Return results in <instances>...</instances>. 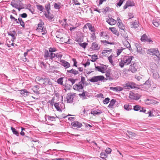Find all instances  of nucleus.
Returning <instances> with one entry per match:
<instances>
[{
	"label": "nucleus",
	"mask_w": 160,
	"mask_h": 160,
	"mask_svg": "<svg viewBox=\"0 0 160 160\" xmlns=\"http://www.w3.org/2000/svg\"><path fill=\"white\" fill-rule=\"evenodd\" d=\"M142 109L140 110V112H143L145 114H148L149 117L153 116V115H152V112L150 110L147 111L144 108H142Z\"/></svg>",
	"instance_id": "nucleus-21"
},
{
	"label": "nucleus",
	"mask_w": 160,
	"mask_h": 160,
	"mask_svg": "<svg viewBox=\"0 0 160 160\" xmlns=\"http://www.w3.org/2000/svg\"><path fill=\"white\" fill-rule=\"evenodd\" d=\"M83 85L79 82L78 84H76L73 86V88L75 90L80 91L83 88Z\"/></svg>",
	"instance_id": "nucleus-13"
},
{
	"label": "nucleus",
	"mask_w": 160,
	"mask_h": 160,
	"mask_svg": "<svg viewBox=\"0 0 160 160\" xmlns=\"http://www.w3.org/2000/svg\"><path fill=\"white\" fill-rule=\"evenodd\" d=\"M91 61L92 62H95L98 59V56L96 54H94L92 56Z\"/></svg>",
	"instance_id": "nucleus-45"
},
{
	"label": "nucleus",
	"mask_w": 160,
	"mask_h": 160,
	"mask_svg": "<svg viewBox=\"0 0 160 160\" xmlns=\"http://www.w3.org/2000/svg\"><path fill=\"white\" fill-rule=\"evenodd\" d=\"M118 26L119 28L121 30H123L124 31H125V28L124 25L122 23V22L117 23Z\"/></svg>",
	"instance_id": "nucleus-38"
},
{
	"label": "nucleus",
	"mask_w": 160,
	"mask_h": 160,
	"mask_svg": "<svg viewBox=\"0 0 160 160\" xmlns=\"http://www.w3.org/2000/svg\"><path fill=\"white\" fill-rule=\"evenodd\" d=\"M102 113V110L101 109L93 108L91 110V113L94 116L99 115Z\"/></svg>",
	"instance_id": "nucleus-9"
},
{
	"label": "nucleus",
	"mask_w": 160,
	"mask_h": 160,
	"mask_svg": "<svg viewBox=\"0 0 160 160\" xmlns=\"http://www.w3.org/2000/svg\"><path fill=\"white\" fill-rule=\"evenodd\" d=\"M37 9L40 10L41 11L43 12V10L44 9V8L41 5H37Z\"/></svg>",
	"instance_id": "nucleus-54"
},
{
	"label": "nucleus",
	"mask_w": 160,
	"mask_h": 160,
	"mask_svg": "<svg viewBox=\"0 0 160 160\" xmlns=\"http://www.w3.org/2000/svg\"><path fill=\"white\" fill-rule=\"evenodd\" d=\"M87 26L89 28L90 31L92 33L95 32V30L94 27L92 26V24L89 23H87L85 25L84 27Z\"/></svg>",
	"instance_id": "nucleus-25"
},
{
	"label": "nucleus",
	"mask_w": 160,
	"mask_h": 160,
	"mask_svg": "<svg viewBox=\"0 0 160 160\" xmlns=\"http://www.w3.org/2000/svg\"><path fill=\"white\" fill-rule=\"evenodd\" d=\"M141 40L143 42H152V40L150 38H148V36L145 34H144L141 37Z\"/></svg>",
	"instance_id": "nucleus-15"
},
{
	"label": "nucleus",
	"mask_w": 160,
	"mask_h": 160,
	"mask_svg": "<svg viewBox=\"0 0 160 160\" xmlns=\"http://www.w3.org/2000/svg\"><path fill=\"white\" fill-rule=\"evenodd\" d=\"M71 125L74 129L80 128L82 126V124L78 121H74L71 123Z\"/></svg>",
	"instance_id": "nucleus-14"
},
{
	"label": "nucleus",
	"mask_w": 160,
	"mask_h": 160,
	"mask_svg": "<svg viewBox=\"0 0 160 160\" xmlns=\"http://www.w3.org/2000/svg\"><path fill=\"white\" fill-rule=\"evenodd\" d=\"M95 69L98 71L101 72L102 73H104L105 69L103 67L100 66H95Z\"/></svg>",
	"instance_id": "nucleus-32"
},
{
	"label": "nucleus",
	"mask_w": 160,
	"mask_h": 160,
	"mask_svg": "<svg viewBox=\"0 0 160 160\" xmlns=\"http://www.w3.org/2000/svg\"><path fill=\"white\" fill-rule=\"evenodd\" d=\"M141 97V95L137 93H133L132 92L129 93V98L131 100H137L139 99Z\"/></svg>",
	"instance_id": "nucleus-4"
},
{
	"label": "nucleus",
	"mask_w": 160,
	"mask_h": 160,
	"mask_svg": "<svg viewBox=\"0 0 160 160\" xmlns=\"http://www.w3.org/2000/svg\"><path fill=\"white\" fill-rule=\"evenodd\" d=\"M31 22L30 20H28L25 22V28L27 29H29L30 28V25L29 24L31 23Z\"/></svg>",
	"instance_id": "nucleus-49"
},
{
	"label": "nucleus",
	"mask_w": 160,
	"mask_h": 160,
	"mask_svg": "<svg viewBox=\"0 0 160 160\" xmlns=\"http://www.w3.org/2000/svg\"><path fill=\"white\" fill-rule=\"evenodd\" d=\"M45 117L46 119V121H47V119L49 121H55L57 117L51 116L49 115H46Z\"/></svg>",
	"instance_id": "nucleus-23"
},
{
	"label": "nucleus",
	"mask_w": 160,
	"mask_h": 160,
	"mask_svg": "<svg viewBox=\"0 0 160 160\" xmlns=\"http://www.w3.org/2000/svg\"><path fill=\"white\" fill-rule=\"evenodd\" d=\"M45 9L47 12L50 11L51 10L50 5L49 3L46 4L45 5Z\"/></svg>",
	"instance_id": "nucleus-50"
},
{
	"label": "nucleus",
	"mask_w": 160,
	"mask_h": 160,
	"mask_svg": "<svg viewBox=\"0 0 160 160\" xmlns=\"http://www.w3.org/2000/svg\"><path fill=\"white\" fill-rule=\"evenodd\" d=\"M11 128L13 134L17 136H19V133L15 129V128L12 127H11Z\"/></svg>",
	"instance_id": "nucleus-39"
},
{
	"label": "nucleus",
	"mask_w": 160,
	"mask_h": 160,
	"mask_svg": "<svg viewBox=\"0 0 160 160\" xmlns=\"http://www.w3.org/2000/svg\"><path fill=\"white\" fill-rule=\"evenodd\" d=\"M11 5L14 8H17L18 7H22V3L20 1H12L11 2Z\"/></svg>",
	"instance_id": "nucleus-8"
},
{
	"label": "nucleus",
	"mask_w": 160,
	"mask_h": 160,
	"mask_svg": "<svg viewBox=\"0 0 160 160\" xmlns=\"http://www.w3.org/2000/svg\"><path fill=\"white\" fill-rule=\"evenodd\" d=\"M100 46H98L96 42H93L92 43L90 48L93 51H98L100 49Z\"/></svg>",
	"instance_id": "nucleus-17"
},
{
	"label": "nucleus",
	"mask_w": 160,
	"mask_h": 160,
	"mask_svg": "<svg viewBox=\"0 0 160 160\" xmlns=\"http://www.w3.org/2000/svg\"><path fill=\"white\" fill-rule=\"evenodd\" d=\"M135 6V3L133 1L129 0L126 2L125 5L123 6V9L125 10L129 7H133Z\"/></svg>",
	"instance_id": "nucleus-12"
},
{
	"label": "nucleus",
	"mask_w": 160,
	"mask_h": 160,
	"mask_svg": "<svg viewBox=\"0 0 160 160\" xmlns=\"http://www.w3.org/2000/svg\"><path fill=\"white\" fill-rule=\"evenodd\" d=\"M20 93L22 96L25 97L28 95L29 92L26 89H22L20 90Z\"/></svg>",
	"instance_id": "nucleus-30"
},
{
	"label": "nucleus",
	"mask_w": 160,
	"mask_h": 160,
	"mask_svg": "<svg viewBox=\"0 0 160 160\" xmlns=\"http://www.w3.org/2000/svg\"><path fill=\"white\" fill-rule=\"evenodd\" d=\"M10 18L11 19L12 21L14 20L16 22V23H19L18 22V21L17 19L15 18L14 17H13L12 15L10 16Z\"/></svg>",
	"instance_id": "nucleus-62"
},
{
	"label": "nucleus",
	"mask_w": 160,
	"mask_h": 160,
	"mask_svg": "<svg viewBox=\"0 0 160 160\" xmlns=\"http://www.w3.org/2000/svg\"><path fill=\"white\" fill-rule=\"evenodd\" d=\"M8 35L12 37V41H13L15 39H16V37L15 36V35H17V34L15 31H10L9 32H8Z\"/></svg>",
	"instance_id": "nucleus-28"
},
{
	"label": "nucleus",
	"mask_w": 160,
	"mask_h": 160,
	"mask_svg": "<svg viewBox=\"0 0 160 160\" xmlns=\"http://www.w3.org/2000/svg\"><path fill=\"white\" fill-rule=\"evenodd\" d=\"M60 4H61V3H57L55 2H54L53 5H54V8L56 9H59L61 8Z\"/></svg>",
	"instance_id": "nucleus-44"
},
{
	"label": "nucleus",
	"mask_w": 160,
	"mask_h": 160,
	"mask_svg": "<svg viewBox=\"0 0 160 160\" xmlns=\"http://www.w3.org/2000/svg\"><path fill=\"white\" fill-rule=\"evenodd\" d=\"M79 82L83 85L85 84L86 85H88L85 81V78L82 76H81V81Z\"/></svg>",
	"instance_id": "nucleus-36"
},
{
	"label": "nucleus",
	"mask_w": 160,
	"mask_h": 160,
	"mask_svg": "<svg viewBox=\"0 0 160 160\" xmlns=\"http://www.w3.org/2000/svg\"><path fill=\"white\" fill-rule=\"evenodd\" d=\"M57 50L56 48H49V52L51 53H53L54 52L57 51Z\"/></svg>",
	"instance_id": "nucleus-59"
},
{
	"label": "nucleus",
	"mask_w": 160,
	"mask_h": 160,
	"mask_svg": "<svg viewBox=\"0 0 160 160\" xmlns=\"http://www.w3.org/2000/svg\"><path fill=\"white\" fill-rule=\"evenodd\" d=\"M135 83L132 82H128V83H127L124 86V88L125 89H132L135 88Z\"/></svg>",
	"instance_id": "nucleus-10"
},
{
	"label": "nucleus",
	"mask_w": 160,
	"mask_h": 160,
	"mask_svg": "<svg viewBox=\"0 0 160 160\" xmlns=\"http://www.w3.org/2000/svg\"><path fill=\"white\" fill-rule=\"evenodd\" d=\"M49 55L48 51V50H45L44 55V57L45 58V60H47L48 58H49Z\"/></svg>",
	"instance_id": "nucleus-43"
},
{
	"label": "nucleus",
	"mask_w": 160,
	"mask_h": 160,
	"mask_svg": "<svg viewBox=\"0 0 160 160\" xmlns=\"http://www.w3.org/2000/svg\"><path fill=\"white\" fill-rule=\"evenodd\" d=\"M104 79V77L103 76H97L93 77L89 80L91 82H95L98 81H102Z\"/></svg>",
	"instance_id": "nucleus-6"
},
{
	"label": "nucleus",
	"mask_w": 160,
	"mask_h": 160,
	"mask_svg": "<svg viewBox=\"0 0 160 160\" xmlns=\"http://www.w3.org/2000/svg\"><path fill=\"white\" fill-rule=\"evenodd\" d=\"M133 58V56H131L127 55L125 56L119 62V66L121 68H122L124 67V65H128L130 63L131 61Z\"/></svg>",
	"instance_id": "nucleus-1"
},
{
	"label": "nucleus",
	"mask_w": 160,
	"mask_h": 160,
	"mask_svg": "<svg viewBox=\"0 0 160 160\" xmlns=\"http://www.w3.org/2000/svg\"><path fill=\"white\" fill-rule=\"evenodd\" d=\"M124 109L127 111H130L132 109L131 105L129 104H126L124 105Z\"/></svg>",
	"instance_id": "nucleus-34"
},
{
	"label": "nucleus",
	"mask_w": 160,
	"mask_h": 160,
	"mask_svg": "<svg viewBox=\"0 0 160 160\" xmlns=\"http://www.w3.org/2000/svg\"><path fill=\"white\" fill-rule=\"evenodd\" d=\"M55 99L54 98H53L51 100H49L48 102L50 104L51 106H53L55 104Z\"/></svg>",
	"instance_id": "nucleus-48"
},
{
	"label": "nucleus",
	"mask_w": 160,
	"mask_h": 160,
	"mask_svg": "<svg viewBox=\"0 0 160 160\" xmlns=\"http://www.w3.org/2000/svg\"><path fill=\"white\" fill-rule=\"evenodd\" d=\"M141 108V107L140 106L136 105L134 106L133 109L134 111H138L139 110H140Z\"/></svg>",
	"instance_id": "nucleus-51"
},
{
	"label": "nucleus",
	"mask_w": 160,
	"mask_h": 160,
	"mask_svg": "<svg viewBox=\"0 0 160 160\" xmlns=\"http://www.w3.org/2000/svg\"><path fill=\"white\" fill-rule=\"evenodd\" d=\"M57 82L58 83L60 84V85H62L63 84V78H58L57 80Z\"/></svg>",
	"instance_id": "nucleus-61"
},
{
	"label": "nucleus",
	"mask_w": 160,
	"mask_h": 160,
	"mask_svg": "<svg viewBox=\"0 0 160 160\" xmlns=\"http://www.w3.org/2000/svg\"><path fill=\"white\" fill-rule=\"evenodd\" d=\"M101 42L105 45H106L107 44L111 45H113L114 44L113 42H111L106 40H101Z\"/></svg>",
	"instance_id": "nucleus-46"
},
{
	"label": "nucleus",
	"mask_w": 160,
	"mask_h": 160,
	"mask_svg": "<svg viewBox=\"0 0 160 160\" xmlns=\"http://www.w3.org/2000/svg\"><path fill=\"white\" fill-rule=\"evenodd\" d=\"M106 22L111 25H115L117 22L116 21L112 18H107Z\"/></svg>",
	"instance_id": "nucleus-20"
},
{
	"label": "nucleus",
	"mask_w": 160,
	"mask_h": 160,
	"mask_svg": "<svg viewBox=\"0 0 160 160\" xmlns=\"http://www.w3.org/2000/svg\"><path fill=\"white\" fill-rule=\"evenodd\" d=\"M148 53L150 55H155L157 57L160 55L159 52L157 48H151L148 50Z\"/></svg>",
	"instance_id": "nucleus-7"
},
{
	"label": "nucleus",
	"mask_w": 160,
	"mask_h": 160,
	"mask_svg": "<svg viewBox=\"0 0 160 160\" xmlns=\"http://www.w3.org/2000/svg\"><path fill=\"white\" fill-rule=\"evenodd\" d=\"M44 15L45 17L47 18L50 21H52V19L54 18V16L51 13L50 11L45 12Z\"/></svg>",
	"instance_id": "nucleus-11"
},
{
	"label": "nucleus",
	"mask_w": 160,
	"mask_h": 160,
	"mask_svg": "<svg viewBox=\"0 0 160 160\" xmlns=\"http://www.w3.org/2000/svg\"><path fill=\"white\" fill-rule=\"evenodd\" d=\"M136 66V64L135 63L131 64L129 66V70L132 73L135 72L137 71V69L135 67Z\"/></svg>",
	"instance_id": "nucleus-22"
},
{
	"label": "nucleus",
	"mask_w": 160,
	"mask_h": 160,
	"mask_svg": "<svg viewBox=\"0 0 160 160\" xmlns=\"http://www.w3.org/2000/svg\"><path fill=\"white\" fill-rule=\"evenodd\" d=\"M112 49L106 48L105 49L103 50L102 52V54H105L107 53V54H109L110 53L112 52Z\"/></svg>",
	"instance_id": "nucleus-33"
},
{
	"label": "nucleus",
	"mask_w": 160,
	"mask_h": 160,
	"mask_svg": "<svg viewBox=\"0 0 160 160\" xmlns=\"http://www.w3.org/2000/svg\"><path fill=\"white\" fill-rule=\"evenodd\" d=\"M76 96V94L73 92L68 93L66 96V101L67 103H72L73 99Z\"/></svg>",
	"instance_id": "nucleus-3"
},
{
	"label": "nucleus",
	"mask_w": 160,
	"mask_h": 160,
	"mask_svg": "<svg viewBox=\"0 0 160 160\" xmlns=\"http://www.w3.org/2000/svg\"><path fill=\"white\" fill-rule=\"evenodd\" d=\"M40 88V87L38 85L34 86L32 88V90L33 92L37 94H38L40 93L39 91L38 90Z\"/></svg>",
	"instance_id": "nucleus-29"
},
{
	"label": "nucleus",
	"mask_w": 160,
	"mask_h": 160,
	"mask_svg": "<svg viewBox=\"0 0 160 160\" xmlns=\"http://www.w3.org/2000/svg\"><path fill=\"white\" fill-rule=\"evenodd\" d=\"M139 22L138 21L135 20L134 21L132 22V24H131V28H136L139 26Z\"/></svg>",
	"instance_id": "nucleus-26"
},
{
	"label": "nucleus",
	"mask_w": 160,
	"mask_h": 160,
	"mask_svg": "<svg viewBox=\"0 0 160 160\" xmlns=\"http://www.w3.org/2000/svg\"><path fill=\"white\" fill-rule=\"evenodd\" d=\"M79 96L81 97L83 100L86 99V97L85 92H83L82 93L79 94Z\"/></svg>",
	"instance_id": "nucleus-56"
},
{
	"label": "nucleus",
	"mask_w": 160,
	"mask_h": 160,
	"mask_svg": "<svg viewBox=\"0 0 160 160\" xmlns=\"http://www.w3.org/2000/svg\"><path fill=\"white\" fill-rule=\"evenodd\" d=\"M152 23L153 25L156 27H158L160 24L156 20H153V21Z\"/></svg>",
	"instance_id": "nucleus-57"
},
{
	"label": "nucleus",
	"mask_w": 160,
	"mask_h": 160,
	"mask_svg": "<svg viewBox=\"0 0 160 160\" xmlns=\"http://www.w3.org/2000/svg\"><path fill=\"white\" fill-rule=\"evenodd\" d=\"M105 75L107 80H116L119 77L118 74L116 72H114L111 73L108 72H106Z\"/></svg>",
	"instance_id": "nucleus-2"
},
{
	"label": "nucleus",
	"mask_w": 160,
	"mask_h": 160,
	"mask_svg": "<svg viewBox=\"0 0 160 160\" xmlns=\"http://www.w3.org/2000/svg\"><path fill=\"white\" fill-rule=\"evenodd\" d=\"M124 45L125 47L128 48L129 50H130V49H131L130 44L128 41H125L124 42Z\"/></svg>",
	"instance_id": "nucleus-41"
},
{
	"label": "nucleus",
	"mask_w": 160,
	"mask_h": 160,
	"mask_svg": "<svg viewBox=\"0 0 160 160\" xmlns=\"http://www.w3.org/2000/svg\"><path fill=\"white\" fill-rule=\"evenodd\" d=\"M56 57V54L53 53H51L49 56V60L50 61H52L54 58Z\"/></svg>",
	"instance_id": "nucleus-40"
},
{
	"label": "nucleus",
	"mask_w": 160,
	"mask_h": 160,
	"mask_svg": "<svg viewBox=\"0 0 160 160\" xmlns=\"http://www.w3.org/2000/svg\"><path fill=\"white\" fill-rule=\"evenodd\" d=\"M110 89L115 92H119L122 91L123 89L121 87L117 86L115 87H110Z\"/></svg>",
	"instance_id": "nucleus-24"
},
{
	"label": "nucleus",
	"mask_w": 160,
	"mask_h": 160,
	"mask_svg": "<svg viewBox=\"0 0 160 160\" xmlns=\"http://www.w3.org/2000/svg\"><path fill=\"white\" fill-rule=\"evenodd\" d=\"M43 22H40L38 24V27L37 29V30L38 32H40L45 28H43Z\"/></svg>",
	"instance_id": "nucleus-27"
},
{
	"label": "nucleus",
	"mask_w": 160,
	"mask_h": 160,
	"mask_svg": "<svg viewBox=\"0 0 160 160\" xmlns=\"http://www.w3.org/2000/svg\"><path fill=\"white\" fill-rule=\"evenodd\" d=\"M67 72L69 73L72 74L74 75H77L79 73L78 72V71L76 70L73 68L72 69L70 70H67Z\"/></svg>",
	"instance_id": "nucleus-31"
},
{
	"label": "nucleus",
	"mask_w": 160,
	"mask_h": 160,
	"mask_svg": "<svg viewBox=\"0 0 160 160\" xmlns=\"http://www.w3.org/2000/svg\"><path fill=\"white\" fill-rule=\"evenodd\" d=\"M79 45L83 48H86L87 45L88 44L86 42H84L82 43H79Z\"/></svg>",
	"instance_id": "nucleus-60"
},
{
	"label": "nucleus",
	"mask_w": 160,
	"mask_h": 160,
	"mask_svg": "<svg viewBox=\"0 0 160 160\" xmlns=\"http://www.w3.org/2000/svg\"><path fill=\"white\" fill-rule=\"evenodd\" d=\"M40 65L42 68H46V64L43 62L40 61L39 62Z\"/></svg>",
	"instance_id": "nucleus-53"
},
{
	"label": "nucleus",
	"mask_w": 160,
	"mask_h": 160,
	"mask_svg": "<svg viewBox=\"0 0 160 160\" xmlns=\"http://www.w3.org/2000/svg\"><path fill=\"white\" fill-rule=\"evenodd\" d=\"M38 81H43V84L46 85H51L52 84V83L50 81V80L49 78H40L38 80Z\"/></svg>",
	"instance_id": "nucleus-16"
},
{
	"label": "nucleus",
	"mask_w": 160,
	"mask_h": 160,
	"mask_svg": "<svg viewBox=\"0 0 160 160\" xmlns=\"http://www.w3.org/2000/svg\"><path fill=\"white\" fill-rule=\"evenodd\" d=\"M110 100V99L109 98H105V99L103 100V102L104 104H107L109 102Z\"/></svg>",
	"instance_id": "nucleus-64"
},
{
	"label": "nucleus",
	"mask_w": 160,
	"mask_h": 160,
	"mask_svg": "<svg viewBox=\"0 0 160 160\" xmlns=\"http://www.w3.org/2000/svg\"><path fill=\"white\" fill-rule=\"evenodd\" d=\"M124 49V48L121 47L119 49H118V51L117 52V55L118 56L119 55Z\"/></svg>",
	"instance_id": "nucleus-63"
},
{
	"label": "nucleus",
	"mask_w": 160,
	"mask_h": 160,
	"mask_svg": "<svg viewBox=\"0 0 160 160\" xmlns=\"http://www.w3.org/2000/svg\"><path fill=\"white\" fill-rule=\"evenodd\" d=\"M54 107L58 111H61L62 109L65 108L64 104L63 102L55 103Z\"/></svg>",
	"instance_id": "nucleus-5"
},
{
	"label": "nucleus",
	"mask_w": 160,
	"mask_h": 160,
	"mask_svg": "<svg viewBox=\"0 0 160 160\" xmlns=\"http://www.w3.org/2000/svg\"><path fill=\"white\" fill-rule=\"evenodd\" d=\"M100 155L101 156L100 158L102 159H104L105 157H106L107 156V155L104 152H101L100 154Z\"/></svg>",
	"instance_id": "nucleus-55"
},
{
	"label": "nucleus",
	"mask_w": 160,
	"mask_h": 160,
	"mask_svg": "<svg viewBox=\"0 0 160 160\" xmlns=\"http://www.w3.org/2000/svg\"><path fill=\"white\" fill-rule=\"evenodd\" d=\"M60 62H61L60 64L61 65L63 66L65 69L68 68L70 67V64L65 60L63 59L60 60Z\"/></svg>",
	"instance_id": "nucleus-18"
},
{
	"label": "nucleus",
	"mask_w": 160,
	"mask_h": 160,
	"mask_svg": "<svg viewBox=\"0 0 160 160\" xmlns=\"http://www.w3.org/2000/svg\"><path fill=\"white\" fill-rule=\"evenodd\" d=\"M153 77L154 79H158L159 78V76L158 73L156 72L153 73Z\"/></svg>",
	"instance_id": "nucleus-58"
},
{
	"label": "nucleus",
	"mask_w": 160,
	"mask_h": 160,
	"mask_svg": "<svg viewBox=\"0 0 160 160\" xmlns=\"http://www.w3.org/2000/svg\"><path fill=\"white\" fill-rule=\"evenodd\" d=\"M109 29L112 32L117 35L118 36L119 35V33L118 32L116 28H110Z\"/></svg>",
	"instance_id": "nucleus-35"
},
{
	"label": "nucleus",
	"mask_w": 160,
	"mask_h": 160,
	"mask_svg": "<svg viewBox=\"0 0 160 160\" xmlns=\"http://www.w3.org/2000/svg\"><path fill=\"white\" fill-rule=\"evenodd\" d=\"M135 45L137 48V51L138 52H141L142 49L141 45L139 44L136 43Z\"/></svg>",
	"instance_id": "nucleus-42"
},
{
	"label": "nucleus",
	"mask_w": 160,
	"mask_h": 160,
	"mask_svg": "<svg viewBox=\"0 0 160 160\" xmlns=\"http://www.w3.org/2000/svg\"><path fill=\"white\" fill-rule=\"evenodd\" d=\"M145 103L149 105L151 104H158V102L152 99H147L145 100Z\"/></svg>",
	"instance_id": "nucleus-19"
},
{
	"label": "nucleus",
	"mask_w": 160,
	"mask_h": 160,
	"mask_svg": "<svg viewBox=\"0 0 160 160\" xmlns=\"http://www.w3.org/2000/svg\"><path fill=\"white\" fill-rule=\"evenodd\" d=\"M83 38L81 37H78V36L77 38H76L75 41L77 42L80 43L83 41Z\"/></svg>",
	"instance_id": "nucleus-47"
},
{
	"label": "nucleus",
	"mask_w": 160,
	"mask_h": 160,
	"mask_svg": "<svg viewBox=\"0 0 160 160\" xmlns=\"http://www.w3.org/2000/svg\"><path fill=\"white\" fill-rule=\"evenodd\" d=\"M113 57V55L112 54L108 58V60L109 62L112 64L113 63V61L112 59V58Z\"/></svg>",
	"instance_id": "nucleus-52"
},
{
	"label": "nucleus",
	"mask_w": 160,
	"mask_h": 160,
	"mask_svg": "<svg viewBox=\"0 0 160 160\" xmlns=\"http://www.w3.org/2000/svg\"><path fill=\"white\" fill-rule=\"evenodd\" d=\"M116 102V100L114 99H112L110 101L108 107L110 108H112Z\"/></svg>",
	"instance_id": "nucleus-37"
}]
</instances>
